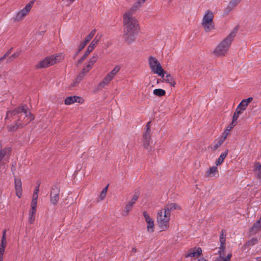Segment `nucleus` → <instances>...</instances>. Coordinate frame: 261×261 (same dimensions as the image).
Listing matches in <instances>:
<instances>
[{
	"label": "nucleus",
	"mask_w": 261,
	"mask_h": 261,
	"mask_svg": "<svg viewBox=\"0 0 261 261\" xmlns=\"http://www.w3.org/2000/svg\"><path fill=\"white\" fill-rule=\"evenodd\" d=\"M11 118L15 121V124L9 125L8 128L9 131L13 132L28 124L34 117L29 111L28 107L22 105L14 110L7 112L6 119Z\"/></svg>",
	"instance_id": "1"
},
{
	"label": "nucleus",
	"mask_w": 261,
	"mask_h": 261,
	"mask_svg": "<svg viewBox=\"0 0 261 261\" xmlns=\"http://www.w3.org/2000/svg\"><path fill=\"white\" fill-rule=\"evenodd\" d=\"M135 13L127 10L123 15V36L126 42H133L140 30L139 22L134 16Z\"/></svg>",
	"instance_id": "2"
},
{
	"label": "nucleus",
	"mask_w": 261,
	"mask_h": 261,
	"mask_svg": "<svg viewBox=\"0 0 261 261\" xmlns=\"http://www.w3.org/2000/svg\"><path fill=\"white\" fill-rule=\"evenodd\" d=\"M171 214L164 209L160 210L157 213L156 221L162 231L165 230L169 226Z\"/></svg>",
	"instance_id": "3"
},
{
	"label": "nucleus",
	"mask_w": 261,
	"mask_h": 261,
	"mask_svg": "<svg viewBox=\"0 0 261 261\" xmlns=\"http://www.w3.org/2000/svg\"><path fill=\"white\" fill-rule=\"evenodd\" d=\"M214 14L210 10L205 12L201 21V25L206 32H210L214 28Z\"/></svg>",
	"instance_id": "4"
},
{
	"label": "nucleus",
	"mask_w": 261,
	"mask_h": 261,
	"mask_svg": "<svg viewBox=\"0 0 261 261\" xmlns=\"http://www.w3.org/2000/svg\"><path fill=\"white\" fill-rule=\"evenodd\" d=\"M60 55H53L45 58L43 60L39 62L37 64V68H44L51 66L61 60Z\"/></svg>",
	"instance_id": "5"
},
{
	"label": "nucleus",
	"mask_w": 261,
	"mask_h": 261,
	"mask_svg": "<svg viewBox=\"0 0 261 261\" xmlns=\"http://www.w3.org/2000/svg\"><path fill=\"white\" fill-rule=\"evenodd\" d=\"M33 3V2L29 3L23 9L18 11L13 18V20L15 22H19L22 20L31 11Z\"/></svg>",
	"instance_id": "6"
},
{
	"label": "nucleus",
	"mask_w": 261,
	"mask_h": 261,
	"mask_svg": "<svg viewBox=\"0 0 261 261\" xmlns=\"http://www.w3.org/2000/svg\"><path fill=\"white\" fill-rule=\"evenodd\" d=\"M224 230H221V233L220 236V246L219 248V257L217 258L216 261H226L223 258L225 255V237L224 236Z\"/></svg>",
	"instance_id": "7"
},
{
	"label": "nucleus",
	"mask_w": 261,
	"mask_h": 261,
	"mask_svg": "<svg viewBox=\"0 0 261 261\" xmlns=\"http://www.w3.org/2000/svg\"><path fill=\"white\" fill-rule=\"evenodd\" d=\"M60 187L57 185L52 187L50 194V201L53 205H57L60 198Z\"/></svg>",
	"instance_id": "8"
},
{
	"label": "nucleus",
	"mask_w": 261,
	"mask_h": 261,
	"mask_svg": "<svg viewBox=\"0 0 261 261\" xmlns=\"http://www.w3.org/2000/svg\"><path fill=\"white\" fill-rule=\"evenodd\" d=\"M237 30L232 31L228 36L225 38L218 46L219 49H224L225 48H228L234 37L236 35Z\"/></svg>",
	"instance_id": "9"
},
{
	"label": "nucleus",
	"mask_w": 261,
	"mask_h": 261,
	"mask_svg": "<svg viewBox=\"0 0 261 261\" xmlns=\"http://www.w3.org/2000/svg\"><path fill=\"white\" fill-rule=\"evenodd\" d=\"M143 215L147 223V231L149 233L153 232L154 229V223L153 220L150 217L149 214L146 211H144L143 212Z\"/></svg>",
	"instance_id": "10"
},
{
	"label": "nucleus",
	"mask_w": 261,
	"mask_h": 261,
	"mask_svg": "<svg viewBox=\"0 0 261 261\" xmlns=\"http://www.w3.org/2000/svg\"><path fill=\"white\" fill-rule=\"evenodd\" d=\"M84 101L83 99L79 96H73L67 97L65 99V104L66 105H71L74 102L82 103Z\"/></svg>",
	"instance_id": "11"
},
{
	"label": "nucleus",
	"mask_w": 261,
	"mask_h": 261,
	"mask_svg": "<svg viewBox=\"0 0 261 261\" xmlns=\"http://www.w3.org/2000/svg\"><path fill=\"white\" fill-rule=\"evenodd\" d=\"M15 189L16 195L18 198L22 196V183L20 178H15Z\"/></svg>",
	"instance_id": "12"
},
{
	"label": "nucleus",
	"mask_w": 261,
	"mask_h": 261,
	"mask_svg": "<svg viewBox=\"0 0 261 261\" xmlns=\"http://www.w3.org/2000/svg\"><path fill=\"white\" fill-rule=\"evenodd\" d=\"M143 145L144 147L147 148L151 140V130H145L143 134Z\"/></svg>",
	"instance_id": "13"
},
{
	"label": "nucleus",
	"mask_w": 261,
	"mask_h": 261,
	"mask_svg": "<svg viewBox=\"0 0 261 261\" xmlns=\"http://www.w3.org/2000/svg\"><path fill=\"white\" fill-rule=\"evenodd\" d=\"M202 253V249L200 248L192 249L188 251L186 257H196L199 256Z\"/></svg>",
	"instance_id": "14"
},
{
	"label": "nucleus",
	"mask_w": 261,
	"mask_h": 261,
	"mask_svg": "<svg viewBox=\"0 0 261 261\" xmlns=\"http://www.w3.org/2000/svg\"><path fill=\"white\" fill-rule=\"evenodd\" d=\"M113 79V78L108 73L102 81L99 83L98 88L100 89L105 88L110 84Z\"/></svg>",
	"instance_id": "15"
},
{
	"label": "nucleus",
	"mask_w": 261,
	"mask_h": 261,
	"mask_svg": "<svg viewBox=\"0 0 261 261\" xmlns=\"http://www.w3.org/2000/svg\"><path fill=\"white\" fill-rule=\"evenodd\" d=\"M150 69L154 73L158 74L162 78L164 77V71L160 64H156L153 68Z\"/></svg>",
	"instance_id": "16"
},
{
	"label": "nucleus",
	"mask_w": 261,
	"mask_h": 261,
	"mask_svg": "<svg viewBox=\"0 0 261 261\" xmlns=\"http://www.w3.org/2000/svg\"><path fill=\"white\" fill-rule=\"evenodd\" d=\"M150 69L154 73L158 74L162 78L164 77V71L160 64H156L153 68Z\"/></svg>",
	"instance_id": "17"
},
{
	"label": "nucleus",
	"mask_w": 261,
	"mask_h": 261,
	"mask_svg": "<svg viewBox=\"0 0 261 261\" xmlns=\"http://www.w3.org/2000/svg\"><path fill=\"white\" fill-rule=\"evenodd\" d=\"M145 3L143 0H137L128 10L130 12L135 13L136 12L142 7Z\"/></svg>",
	"instance_id": "18"
},
{
	"label": "nucleus",
	"mask_w": 261,
	"mask_h": 261,
	"mask_svg": "<svg viewBox=\"0 0 261 261\" xmlns=\"http://www.w3.org/2000/svg\"><path fill=\"white\" fill-rule=\"evenodd\" d=\"M164 210H166L167 212H168L169 214H170V213L175 210H180V207L179 205L176 203H168L165 205L164 208H163Z\"/></svg>",
	"instance_id": "19"
},
{
	"label": "nucleus",
	"mask_w": 261,
	"mask_h": 261,
	"mask_svg": "<svg viewBox=\"0 0 261 261\" xmlns=\"http://www.w3.org/2000/svg\"><path fill=\"white\" fill-rule=\"evenodd\" d=\"M242 0H231L229 3L227 7L225 10V13L228 14L230 12L234 7H236Z\"/></svg>",
	"instance_id": "20"
},
{
	"label": "nucleus",
	"mask_w": 261,
	"mask_h": 261,
	"mask_svg": "<svg viewBox=\"0 0 261 261\" xmlns=\"http://www.w3.org/2000/svg\"><path fill=\"white\" fill-rule=\"evenodd\" d=\"M252 100V97H249L247 99H244L241 101V102L237 107H238L239 108H240L241 110L244 111Z\"/></svg>",
	"instance_id": "21"
},
{
	"label": "nucleus",
	"mask_w": 261,
	"mask_h": 261,
	"mask_svg": "<svg viewBox=\"0 0 261 261\" xmlns=\"http://www.w3.org/2000/svg\"><path fill=\"white\" fill-rule=\"evenodd\" d=\"M261 230V217L252 226L251 232L255 233Z\"/></svg>",
	"instance_id": "22"
},
{
	"label": "nucleus",
	"mask_w": 261,
	"mask_h": 261,
	"mask_svg": "<svg viewBox=\"0 0 261 261\" xmlns=\"http://www.w3.org/2000/svg\"><path fill=\"white\" fill-rule=\"evenodd\" d=\"M218 172V168L216 166H213L206 171L205 176L211 177L215 176Z\"/></svg>",
	"instance_id": "23"
},
{
	"label": "nucleus",
	"mask_w": 261,
	"mask_h": 261,
	"mask_svg": "<svg viewBox=\"0 0 261 261\" xmlns=\"http://www.w3.org/2000/svg\"><path fill=\"white\" fill-rule=\"evenodd\" d=\"M163 79L166 82L170 84L172 87H175L176 83L174 78L170 74H167L166 76L164 75Z\"/></svg>",
	"instance_id": "24"
},
{
	"label": "nucleus",
	"mask_w": 261,
	"mask_h": 261,
	"mask_svg": "<svg viewBox=\"0 0 261 261\" xmlns=\"http://www.w3.org/2000/svg\"><path fill=\"white\" fill-rule=\"evenodd\" d=\"M228 150L227 149L224 152H222L219 158L216 160V165L217 166L221 165L224 161V159H225L227 153H228Z\"/></svg>",
	"instance_id": "25"
},
{
	"label": "nucleus",
	"mask_w": 261,
	"mask_h": 261,
	"mask_svg": "<svg viewBox=\"0 0 261 261\" xmlns=\"http://www.w3.org/2000/svg\"><path fill=\"white\" fill-rule=\"evenodd\" d=\"M36 210H30L29 211V221L30 224H33L35 220Z\"/></svg>",
	"instance_id": "26"
},
{
	"label": "nucleus",
	"mask_w": 261,
	"mask_h": 261,
	"mask_svg": "<svg viewBox=\"0 0 261 261\" xmlns=\"http://www.w3.org/2000/svg\"><path fill=\"white\" fill-rule=\"evenodd\" d=\"M99 40V37L96 36L89 45L88 49H93L95 48L97 46Z\"/></svg>",
	"instance_id": "27"
},
{
	"label": "nucleus",
	"mask_w": 261,
	"mask_h": 261,
	"mask_svg": "<svg viewBox=\"0 0 261 261\" xmlns=\"http://www.w3.org/2000/svg\"><path fill=\"white\" fill-rule=\"evenodd\" d=\"M7 245L6 238H2L1 243L0 244V253L4 254L5 248Z\"/></svg>",
	"instance_id": "28"
},
{
	"label": "nucleus",
	"mask_w": 261,
	"mask_h": 261,
	"mask_svg": "<svg viewBox=\"0 0 261 261\" xmlns=\"http://www.w3.org/2000/svg\"><path fill=\"white\" fill-rule=\"evenodd\" d=\"M85 74H84L83 72H81L75 79L74 81L72 84V86L74 87L76 86L83 79Z\"/></svg>",
	"instance_id": "29"
},
{
	"label": "nucleus",
	"mask_w": 261,
	"mask_h": 261,
	"mask_svg": "<svg viewBox=\"0 0 261 261\" xmlns=\"http://www.w3.org/2000/svg\"><path fill=\"white\" fill-rule=\"evenodd\" d=\"M95 60H91L86 67H84L82 71L84 74H86L92 68L93 63L95 62Z\"/></svg>",
	"instance_id": "30"
},
{
	"label": "nucleus",
	"mask_w": 261,
	"mask_h": 261,
	"mask_svg": "<svg viewBox=\"0 0 261 261\" xmlns=\"http://www.w3.org/2000/svg\"><path fill=\"white\" fill-rule=\"evenodd\" d=\"M121 67L119 65L116 66L108 74L113 79L120 71Z\"/></svg>",
	"instance_id": "31"
},
{
	"label": "nucleus",
	"mask_w": 261,
	"mask_h": 261,
	"mask_svg": "<svg viewBox=\"0 0 261 261\" xmlns=\"http://www.w3.org/2000/svg\"><path fill=\"white\" fill-rule=\"evenodd\" d=\"M133 205L134 204L129 203V202H128L124 207L123 214V216H126L128 215L129 212L132 210Z\"/></svg>",
	"instance_id": "32"
},
{
	"label": "nucleus",
	"mask_w": 261,
	"mask_h": 261,
	"mask_svg": "<svg viewBox=\"0 0 261 261\" xmlns=\"http://www.w3.org/2000/svg\"><path fill=\"white\" fill-rule=\"evenodd\" d=\"M160 64L159 61L154 57H150L149 59V64L150 68H153L155 65Z\"/></svg>",
	"instance_id": "33"
},
{
	"label": "nucleus",
	"mask_w": 261,
	"mask_h": 261,
	"mask_svg": "<svg viewBox=\"0 0 261 261\" xmlns=\"http://www.w3.org/2000/svg\"><path fill=\"white\" fill-rule=\"evenodd\" d=\"M153 93L156 96L161 97L165 95L166 91L162 89H155L153 90Z\"/></svg>",
	"instance_id": "34"
},
{
	"label": "nucleus",
	"mask_w": 261,
	"mask_h": 261,
	"mask_svg": "<svg viewBox=\"0 0 261 261\" xmlns=\"http://www.w3.org/2000/svg\"><path fill=\"white\" fill-rule=\"evenodd\" d=\"M226 54V50H214L213 54L216 57H222Z\"/></svg>",
	"instance_id": "35"
},
{
	"label": "nucleus",
	"mask_w": 261,
	"mask_h": 261,
	"mask_svg": "<svg viewBox=\"0 0 261 261\" xmlns=\"http://www.w3.org/2000/svg\"><path fill=\"white\" fill-rule=\"evenodd\" d=\"M254 171L256 173L259 178L261 179V165L259 163L255 165Z\"/></svg>",
	"instance_id": "36"
},
{
	"label": "nucleus",
	"mask_w": 261,
	"mask_h": 261,
	"mask_svg": "<svg viewBox=\"0 0 261 261\" xmlns=\"http://www.w3.org/2000/svg\"><path fill=\"white\" fill-rule=\"evenodd\" d=\"M96 30L93 29L91 31V32L84 38L85 40L89 42V41L92 39L93 36L95 35L96 33Z\"/></svg>",
	"instance_id": "37"
},
{
	"label": "nucleus",
	"mask_w": 261,
	"mask_h": 261,
	"mask_svg": "<svg viewBox=\"0 0 261 261\" xmlns=\"http://www.w3.org/2000/svg\"><path fill=\"white\" fill-rule=\"evenodd\" d=\"M108 186H107L102 189L99 196L100 200H103L106 197L108 191Z\"/></svg>",
	"instance_id": "38"
},
{
	"label": "nucleus",
	"mask_w": 261,
	"mask_h": 261,
	"mask_svg": "<svg viewBox=\"0 0 261 261\" xmlns=\"http://www.w3.org/2000/svg\"><path fill=\"white\" fill-rule=\"evenodd\" d=\"M9 151L8 149H4L0 150V163L5 156L7 152H9Z\"/></svg>",
	"instance_id": "39"
},
{
	"label": "nucleus",
	"mask_w": 261,
	"mask_h": 261,
	"mask_svg": "<svg viewBox=\"0 0 261 261\" xmlns=\"http://www.w3.org/2000/svg\"><path fill=\"white\" fill-rule=\"evenodd\" d=\"M39 184L35 188V189L34 191L33 194V199H37L38 200V192L39 191Z\"/></svg>",
	"instance_id": "40"
},
{
	"label": "nucleus",
	"mask_w": 261,
	"mask_h": 261,
	"mask_svg": "<svg viewBox=\"0 0 261 261\" xmlns=\"http://www.w3.org/2000/svg\"><path fill=\"white\" fill-rule=\"evenodd\" d=\"M139 196V194L138 192H136L133 196V198L129 201V203L134 204L136 201L137 200Z\"/></svg>",
	"instance_id": "41"
},
{
	"label": "nucleus",
	"mask_w": 261,
	"mask_h": 261,
	"mask_svg": "<svg viewBox=\"0 0 261 261\" xmlns=\"http://www.w3.org/2000/svg\"><path fill=\"white\" fill-rule=\"evenodd\" d=\"M223 143V140L219 139L217 142L215 143L213 146V150H216L218 147H219Z\"/></svg>",
	"instance_id": "42"
},
{
	"label": "nucleus",
	"mask_w": 261,
	"mask_h": 261,
	"mask_svg": "<svg viewBox=\"0 0 261 261\" xmlns=\"http://www.w3.org/2000/svg\"><path fill=\"white\" fill-rule=\"evenodd\" d=\"M37 204V200L32 199V200L31 202V210H36Z\"/></svg>",
	"instance_id": "43"
},
{
	"label": "nucleus",
	"mask_w": 261,
	"mask_h": 261,
	"mask_svg": "<svg viewBox=\"0 0 261 261\" xmlns=\"http://www.w3.org/2000/svg\"><path fill=\"white\" fill-rule=\"evenodd\" d=\"M88 43L89 42L88 41L84 39L83 41L81 42L79 46V49H84Z\"/></svg>",
	"instance_id": "44"
},
{
	"label": "nucleus",
	"mask_w": 261,
	"mask_h": 261,
	"mask_svg": "<svg viewBox=\"0 0 261 261\" xmlns=\"http://www.w3.org/2000/svg\"><path fill=\"white\" fill-rule=\"evenodd\" d=\"M91 50H86V51L84 53L83 56L82 57L81 59L79 61L80 63H81L83 62V61L89 55V54L90 53Z\"/></svg>",
	"instance_id": "45"
},
{
	"label": "nucleus",
	"mask_w": 261,
	"mask_h": 261,
	"mask_svg": "<svg viewBox=\"0 0 261 261\" xmlns=\"http://www.w3.org/2000/svg\"><path fill=\"white\" fill-rule=\"evenodd\" d=\"M239 115H237L235 113L233 114V117H232V125H236L237 123V119L239 117Z\"/></svg>",
	"instance_id": "46"
},
{
	"label": "nucleus",
	"mask_w": 261,
	"mask_h": 261,
	"mask_svg": "<svg viewBox=\"0 0 261 261\" xmlns=\"http://www.w3.org/2000/svg\"><path fill=\"white\" fill-rule=\"evenodd\" d=\"M243 111H244L243 110H241V109H240V108H239V107H237V109H236V111H235V112H234V113H235L236 114H237V115H239V116H240L241 114H242V113H243Z\"/></svg>",
	"instance_id": "47"
},
{
	"label": "nucleus",
	"mask_w": 261,
	"mask_h": 261,
	"mask_svg": "<svg viewBox=\"0 0 261 261\" xmlns=\"http://www.w3.org/2000/svg\"><path fill=\"white\" fill-rule=\"evenodd\" d=\"M257 241L255 239H253L248 242L249 245H253L257 243Z\"/></svg>",
	"instance_id": "48"
},
{
	"label": "nucleus",
	"mask_w": 261,
	"mask_h": 261,
	"mask_svg": "<svg viewBox=\"0 0 261 261\" xmlns=\"http://www.w3.org/2000/svg\"><path fill=\"white\" fill-rule=\"evenodd\" d=\"M236 125H232V121L231 122V123L227 127V129L228 130H231L233 127L235 126Z\"/></svg>",
	"instance_id": "49"
},
{
	"label": "nucleus",
	"mask_w": 261,
	"mask_h": 261,
	"mask_svg": "<svg viewBox=\"0 0 261 261\" xmlns=\"http://www.w3.org/2000/svg\"><path fill=\"white\" fill-rule=\"evenodd\" d=\"M150 123H151L150 121H149L147 123V124H146V125L145 126V130H151L150 128Z\"/></svg>",
	"instance_id": "50"
},
{
	"label": "nucleus",
	"mask_w": 261,
	"mask_h": 261,
	"mask_svg": "<svg viewBox=\"0 0 261 261\" xmlns=\"http://www.w3.org/2000/svg\"><path fill=\"white\" fill-rule=\"evenodd\" d=\"M231 257V254L230 253V254H228L225 258L223 257V258L226 261H230Z\"/></svg>",
	"instance_id": "51"
},
{
	"label": "nucleus",
	"mask_w": 261,
	"mask_h": 261,
	"mask_svg": "<svg viewBox=\"0 0 261 261\" xmlns=\"http://www.w3.org/2000/svg\"><path fill=\"white\" fill-rule=\"evenodd\" d=\"M227 137V136L225 135V134H223V136L221 138L220 140H223V142H224V141L226 139Z\"/></svg>",
	"instance_id": "52"
},
{
	"label": "nucleus",
	"mask_w": 261,
	"mask_h": 261,
	"mask_svg": "<svg viewBox=\"0 0 261 261\" xmlns=\"http://www.w3.org/2000/svg\"><path fill=\"white\" fill-rule=\"evenodd\" d=\"M229 132L230 130H228L227 128L226 129V130L224 131V132L223 133L224 134H225V135L226 136H228V134H229Z\"/></svg>",
	"instance_id": "53"
},
{
	"label": "nucleus",
	"mask_w": 261,
	"mask_h": 261,
	"mask_svg": "<svg viewBox=\"0 0 261 261\" xmlns=\"http://www.w3.org/2000/svg\"><path fill=\"white\" fill-rule=\"evenodd\" d=\"M7 230L6 229H4L3 231V236L2 237H4L5 238H6V233Z\"/></svg>",
	"instance_id": "54"
},
{
	"label": "nucleus",
	"mask_w": 261,
	"mask_h": 261,
	"mask_svg": "<svg viewBox=\"0 0 261 261\" xmlns=\"http://www.w3.org/2000/svg\"><path fill=\"white\" fill-rule=\"evenodd\" d=\"M3 255L4 254L0 253V261H3Z\"/></svg>",
	"instance_id": "55"
},
{
	"label": "nucleus",
	"mask_w": 261,
	"mask_h": 261,
	"mask_svg": "<svg viewBox=\"0 0 261 261\" xmlns=\"http://www.w3.org/2000/svg\"><path fill=\"white\" fill-rule=\"evenodd\" d=\"M197 261H206L204 258H201L198 259Z\"/></svg>",
	"instance_id": "56"
},
{
	"label": "nucleus",
	"mask_w": 261,
	"mask_h": 261,
	"mask_svg": "<svg viewBox=\"0 0 261 261\" xmlns=\"http://www.w3.org/2000/svg\"><path fill=\"white\" fill-rule=\"evenodd\" d=\"M67 2H70V3H72L73 2H74L75 0H66Z\"/></svg>",
	"instance_id": "57"
},
{
	"label": "nucleus",
	"mask_w": 261,
	"mask_h": 261,
	"mask_svg": "<svg viewBox=\"0 0 261 261\" xmlns=\"http://www.w3.org/2000/svg\"><path fill=\"white\" fill-rule=\"evenodd\" d=\"M133 251L136 252V249L135 248H133Z\"/></svg>",
	"instance_id": "58"
},
{
	"label": "nucleus",
	"mask_w": 261,
	"mask_h": 261,
	"mask_svg": "<svg viewBox=\"0 0 261 261\" xmlns=\"http://www.w3.org/2000/svg\"><path fill=\"white\" fill-rule=\"evenodd\" d=\"M42 33H43V32H39V34L41 35L42 34Z\"/></svg>",
	"instance_id": "59"
},
{
	"label": "nucleus",
	"mask_w": 261,
	"mask_h": 261,
	"mask_svg": "<svg viewBox=\"0 0 261 261\" xmlns=\"http://www.w3.org/2000/svg\"><path fill=\"white\" fill-rule=\"evenodd\" d=\"M258 261H261V259H259Z\"/></svg>",
	"instance_id": "60"
},
{
	"label": "nucleus",
	"mask_w": 261,
	"mask_h": 261,
	"mask_svg": "<svg viewBox=\"0 0 261 261\" xmlns=\"http://www.w3.org/2000/svg\"><path fill=\"white\" fill-rule=\"evenodd\" d=\"M144 2H145L146 0H143Z\"/></svg>",
	"instance_id": "61"
}]
</instances>
